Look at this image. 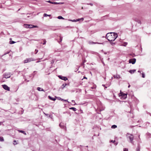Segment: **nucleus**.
I'll return each mask as SVG.
<instances>
[{"label": "nucleus", "instance_id": "4d7b16f0", "mask_svg": "<svg viewBox=\"0 0 151 151\" xmlns=\"http://www.w3.org/2000/svg\"><path fill=\"white\" fill-rule=\"evenodd\" d=\"M104 54H107V52H105L104 53Z\"/></svg>", "mask_w": 151, "mask_h": 151}, {"label": "nucleus", "instance_id": "e2e57ef3", "mask_svg": "<svg viewBox=\"0 0 151 151\" xmlns=\"http://www.w3.org/2000/svg\"><path fill=\"white\" fill-rule=\"evenodd\" d=\"M20 10V9H19L18 11H19Z\"/></svg>", "mask_w": 151, "mask_h": 151}, {"label": "nucleus", "instance_id": "c756f323", "mask_svg": "<svg viewBox=\"0 0 151 151\" xmlns=\"http://www.w3.org/2000/svg\"><path fill=\"white\" fill-rule=\"evenodd\" d=\"M47 2H48V3H51V4H53V3H54V2H52L50 0L47 1Z\"/></svg>", "mask_w": 151, "mask_h": 151}, {"label": "nucleus", "instance_id": "b1692460", "mask_svg": "<svg viewBox=\"0 0 151 151\" xmlns=\"http://www.w3.org/2000/svg\"><path fill=\"white\" fill-rule=\"evenodd\" d=\"M145 124L146 126H145V127H147V126H148L150 124V123L147 122L145 123Z\"/></svg>", "mask_w": 151, "mask_h": 151}, {"label": "nucleus", "instance_id": "393cba45", "mask_svg": "<svg viewBox=\"0 0 151 151\" xmlns=\"http://www.w3.org/2000/svg\"><path fill=\"white\" fill-rule=\"evenodd\" d=\"M43 16L45 17H46L47 16L50 17L51 16V15H48L46 13H44L43 14Z\"/></svg>", "mask_w": 151, "mask_h": 151}, {"label": "nucleus", "instance_id": "37998d69", "mask_svg": "<svg viewBox=\"0 0 151 151\" xmlns=\"http://www.w3.org/2000/svg\"><path fill=\"white\" fill-rule=\"evenodd\" d=\"M72 102L73 103H75V104H74V105H75L76 103H75V101H74V100H72Z\"/></svg>", "mask_w": 151, "mask_h": 151}, {"label": "nucleus", "instance_id": "20e7f679", "mask_svg": "<svg viewBox=\"0 0 151 151\" xmlns=\"http://www.w3.org/2000/svg\"><path fill=\"white\" fill-rule=\"evenodd\" d=\"M136 59L134 58L130 59L129 60V63H132V64H134L136 61Z\"/></svg>", "mask_w": 151, "mask_h": 151}, {"label": "nucleus", "instance_id": "4c0bfd02", "mask_svg": "<svg viewBox=\"0 0 151 151\" xmlns=\"http://www.w3.org/2000/svg\"><path fill=\"white\" fill-rule=\"evenodd\" d=\"M142 78H145V74L144 73H142Z\"/></svg>", "mask_w": 151, "mask_h": 151}, {"label": "nucleus", "instance_id": "7ed1b4c3", "mask_svg": "<svg viewBox=\"0 0 151 151\" xmlns=\"http://www.w3.org/2000/svg\"><path fill=\"white\" fill-rule=\"evenodd\" d=\"M34 60L32 58H26L25 60H24V63H26Z\"/></svg>", "mask_w": 151, "mask_h": 151}, {"label": "nucleus", "instance_id": "9d476101", "mask_svg": "<svg viewBox=\"0 0 151 151\" xmlns=\"http://www.w3.org/2000/svg\"><path fill=\"white\" fill-rule=\"evenodd\" d=\"M29 28H32L34 27H37V26L36 25H34L32 24H28Z\"/></svg>", "mask_w": 151, "mask_h": 151}, {"label": "nucleus", "instance_id": "412c9836", "mask_svg": "<svg viewBox=\"0 0 151 151\" xmlns=\"http://www.w3.org/2000/svg\"><path fill=\"white\" fill-rule=\"evenodd\" d=\"M116 127H117V126L115 125H112L111 127V128L112 129H115V128H116Z\"/></svg>", "mask_w": 151, "mask_h": 151}, {"label": "nucleus", "instance_id": "864d4df0", "mask_svg": "<svg viewBox=\"0 0 151 151\" xmlns=\"http://www.w3.org/2000/svg\"><path fill=\"white\" fill-rule=\"evenodd\" d=\"M83 78H85V79H87V78L86 77H85V76Z\"/></svg>", "mask_w": 151, "mask_h": 151}, {"label": "nucleus", "instance_id": "79ce46f5", "mask_svg": "<svg viewBox=\"0 0 151 151\" xmlns=\"http://www.w3.org/2000/svg\"><path fill=\"white\" fill-rule=\"evenodd\" d=\"M64 3L63 2H59L58 3V4H63Z\"/></svg>", "mask_w": 151, "mask_h": 151}, {"label": "nucleus", "instance_id": "c9c22d12", "mask_svg": "<svg viewBox=\"0 0 151 151\" xmlns=\"http://www.w3.org/2000/svg\"><path fill=\"white\" fill-rule=\"evenodd\" d=\"M123 150L124 151H128V149L126 148H124Z\"/></svg>", "mask_w": 151, "mask_h": 151}, {"label": "nucleus", "instance_id": "a878e982", "mask_svg": "<svg viewBox=\"0 0 151 151\" xmlns=\"http://www.w3.org/2000/svg\"><path fill=\"white\" fill-rule=\"evenodd\" d=\"M4 141V139L3 137H0V141L3 142Z\"/></svg>", "mask_w": 151, "mask_h": 151}, {"label": "nucleus", "instance_id": "774afa93", "mask_svg": "<svg viewBox=\"0 0 151 151\" xmlns=\"http://www.w3.org/2000/svg\"><path fill=\"white\" fill-rule=\"evenodd\" d=\"M29 81V80H28V81H27V82H28Z\"/></svg>", "mask_w": 151, "mask_h": 151}, {"label": "nucleus", "instance_id": "bb28decb", "mask_svg": "<svg viewBox=\"0 0 151 151\" xmlns=\"http://www.w3.org/2000/svg\"><path fill=\"white\" fill-rule=\"evenodd\" d=\"M15 42H15L13 41H10V42H9V43L11 44H14Z\"/></svg>", "mask_w": 151, "mask_h": 151}, {"label": "nucleus", "instance_id": "3c124183", "mask_svg": "<svg viewBox=\"0 0 151 151\" xmlns=\"http://www.w3.org/2000/svg\"><path fill=\"white\" fill-rule=\"evenodd\" d=\"M44 114H45L46 116H48V114H46L44 113Z\"/></svg>", "mask_w": 151, "mask_h": 151}, {"label": "nucleus", "instance_id": "49530a36", "mask_svg": "<svg viewBox=\"0 0 151 151\" xmlns=\"http://www.w3.org/2000/svg\"><path fill=\"white\" fill-rule=\"evenodd\" d=\"M141 142H142V141L140 139H139V143L138 144H140V143H141Z\"/></svg>", "mask_w": 151, "mask_h": 151}, {"label": "nucleus", "instance_id": "2eb2a0df", "mask_svg": "<svg viewBox=\"0 0 151 151\" xmlns=\"http://www.w3.org/2000/svg\"><path fill=\"white\" fill-rule=\"evenodd\" d=\"M136 70L134 69L133 70H130L129 71V72L131 74L134 73L135 71Z\"/></svg>", "mask_w": 151, "mask_h": 151}, {"label": "nucleus", "instance_id": "c03bdc74", "mask_svg": "<svg viewBox=\"0 0 151 151\" xmlns=\"http://www.w3.org/2000/svg\"><path fill=\"white\" fill-rule=\"evenodd\" d=\"M110 142H112L113 143H114V142H115V140H111V141H110Z\"/></svg>", "mask_w": 151, "mask_h": 151}, {"label": "nucleus", "instance_id": "6ab92c4d", "mask_svg": "<svg viewBox=\"0 0 151 151\" xmlns=\"http://www.w3.org/2000/svg\"><path fill=\"white\" fill-rule=\"evenodd\" d=\"M91 53L92 54H95L97 55H99V54L98 53L93 51L91 52Z\"/></svg>", "mask_w": 151, "mask_h": 151}, {"label": "nucleus", "instance_id": "4be33fe9", "mask_svg": "<svg viewBox=\"0 0 151 151\" xmlns=\"http://www.w3.org/2000/svg\"><path fill=\"white\" fill-rule=\"evenodd\" d=\"M19 131L21 132V133H22L23 134H24L26 135V133H25V131H23V130H19Z\"/></svg>", "mask_w": 151, "mask_h": 151}, {"label": "nucleus", "instance_id": "e433bc0d", "mask_svg": "<svg viewBox=\"0 0 151 151\" xmlns=\"http://www.w3.org/2000/svg\"><path fill=\"white\" fill-rule=\"evenodd\" d=\"M138 23H139L141 24V22L140 20H138L137 21H136Z\"/></svg>", "mask_w": 151, "mask_h": 151}, {"label": "nucleus", "instance_id": "9b49d317", "mask_svg": "<svg viewBox=\"0 0 151 151\" xmlns=\"http://www.w3.org/2000/svg\"><path fill=\"white\" fill-rule=\"evenodd\" d=\"M88 43L89 44H101V43H99V42H94L91 41H89L88 42Z\"/></svg>", "mask_w": 151, "mask_h": 151}, {"label": "nucleus", "instance_id": "de8ad7c7", "mask_svg": "<svg viewBox=\"0 0 151 151\" xmlns=\"http://www.w3.org/2000/svg\"><path fill=\"white\" fill-rule=\"evenodd\" d=\"M87 4L88 5H90L91 6H93V4L92 3Z\"/></svg>", "mask_w": 151, "mask_h": 151}, {"label": "nucleus", "instance_id": "1a4fd4ad", "mask_svg": "<svg viewBox=\"0 0 151 151\" xmlns=\"http://www.w3.org/2000/svg\"><path fill=\"white\" fill-rule=\"evenodd\" d=\"M59 126L62 129H65L66 128L65 126L61 123L60 124Z\"/></svg>", "mask_w": 151, "mask_h": 151}, {"label": "nucleus", "instance_id": "13d9d810", "mask_svg": "<svg viewBox=\"0 0 151 151\" xmlns=\"http://www.w3.org/2000/svg\"><path fill=\"white\" fill-rule=\"evenodd\" d=\"M138 137H139V139H140V135H139L138 136Z\"/></svg>", "mask_w": 151, "mask_h": 151}, {"label": "nucleus", "instance_id": "ea45409f", "mask_svg": "<svg viewBox=\"0 0 151 151\" xmlns=\"http://www.w3.org/2000/svg\"><path fill=\"white\" fill-rule=\"evenodd\" d=\"M38 52V50H37V49H36L35 50V54H36L37 52Z\"/></svg>", "mask_w": 151, "mask_h": 151}, {"label": "nucleus", "instance_id": "a19ab883", "mask_svg": "<svg viewBox=\"0 0 151 151\" xmlns=\"http://www.w3.org/2000/svg\"><path fill=\"white\" fill-rule=\"evenodd\" d=\"M58 99L59 100H61V101H63L64 100V99H63L60 97L58 98Z\"/></svg>", "mask_w": 151, "mask_h": 151}, {"label": "nucleus", "instance_id": "a211bd4d", "mask_svg": "<svg viewBox=\"0 0 151 151\" xmlns=\"http://www.w3.org/2000/svg\"><path fill=\"white\" fill-rule=\"evenodd\" d=\"M68 20L69 21H70L72 22H78V21H79V19H76V20L74 19L73 20H71V19H69Z\"/></svg>", "mask_w": 151, "mask_h": 151}, {"label": "nucleus", "instance_id": "2f4dec72", "mask_svg": "<svg viewBox=\"0 0 151 151\" xmlns=\"http://www.w3.org/2000/svg\"><path fill=\"white\" fill-rule=\"evenodd\" d=\"M104 109H105V108H104H104H103L102 109H100L99 110V111L100 112V111H102L104 110Z\"/></svg>", "mask_w": 151, "mask_h": 151}, {"label": "nucleus", "instance_id": "09e8293b", "mask_svg": "<svg viewBox=\"0 0 151 151\" xmlns=\"http://www.w3.org/2000/svg\"><path fill=\"white\" fill-rule=\"evenodd\" d=\"M127 43H125L124 44V46H126L127 45Z\"/></svg>", "mask_w": 151, "mask_h": 151}, {"label": "nucleus", "instance_id": "aec40b11", "mask_svg": "<svg viewBox=\"0 0 151 151\" xmlns=\"http://www.w3.org/2000/svg\"><path fill=\"white\" fill-rule=\"evenodd\" d=\"M70 109L73 110V111H75L76 110V109L74 107H71L69 108Z\"/></svg>", "mask_w": 151, "mask_h": 151}, {"label": "nucleus", "instance_id": "7c9ffc66", "mask_svg": "<svg viewBox=\"0 0 151 151\" xmlns=\"http://www.w3.org/2000/svg\"><path fill=\"white\" fill-rule=\"evenodd\" d=\"M43 41L44 42L43 43V44L44 45L46 44V40L45 39H43Z\"/></svg>", "mask_w": 151, "mask_h": 151}, {"label": "nucleus", "instance_id": "39448f33", "mask_svg": "<svg viewBox=\"0 0 151 151\" xmlns=\"http://www.w3.org/2000/svg\"><path fill=\"white\" fill-rule=\"evenodd\" d=\"M4 77L6 78H10L11 77L10 73H4Z\"/></svg>", "mask_w": 151, "mask_h": 151}, {"label": "nucleus", "instance_id": "dca6fc26", "mask_svg": "<svg viewBox=\"0 0 151 151\" xmlns=\"http://www.w3.org/2000/svg\"><path fill=\"white\" fill-rule=\"evenodd\" d=\"M48 97L50 99L54 101L55 100H56V99L55 98L52 97L51 96H48Z\"/></svg>", "mask_w": 151, "mask_h": 151}, {"label": "nucleus", "instance_id": "052dcab7", "mask_svg": "<svg viewBox=\"0 0 151 151\" xmlns=\"http://www.w3.org/2000/svg\"><path fill=\"white\" fill-rule=\"evenodd\" d=\"M105 85H104V84L102 85V86H104V87H105Z\"/></svg>", "mask_w": 151, "mask_h": 151}, {"label": "nucleus", "instance_id": "4468645a", "mask_svg": "<svg viewBox=\"0 0 151 151\" xmlns=\"http://www.w3.org/2000/svg\"><path fill=\"white\" fill-rule=\"evenodd\" d=\"M114 77L115 78L119 79L120 78V76L119 75H114Z\"/></svg>", "mask_w": 151, "mask_h": 151}, {"label": "nucleus", "instance_id": "bf43d9fd", "mask_svg": "<svg viewBox=\"0 0 151 151\" xmlns=\"http://www.w3.org/2000/svg\"><path fill=\"white\" fill-rule=\"evenodd\" d=\"M40 61H38L37 62V63H39L40 62Z\"/></svg>", "mask_w": 151, "mask_h": 151}, {"label": "nucleus", "instance_id": "a18cd8bd", "mask_svg": "<svg viewBox=\"0 0 151 151\" xmlns=\"http://www.w3.org/2000/svg\"><path fill=\"white\" fill-rule=\"evenodd\" d=\"M53 3V4H58V2H54V3Z\"/></svg>", "mask_w": 151, "mask_h": 151}, {"label": "nucleus", "instance_id": "5fc2aeb1", "mask_svg": "<svg viewBox=\"0 0 151 151\" xmlns=\"http://www.w3.org/2000/svg\"><path fill=\"white\" fill-rule=\"evenodd\" d=\"M130 87V85L129 84L128 86V88H129Z\"/></svg>", "mask_w": 151, "mask_h": 151}, {"label": "nucleus", "instance_id": "5701e85b", "mask_svg": "<svg viewBox=\"0 0 151 151\" xmlns=\"http://www.w3.org/2000/svg\"><path fill=\"white\" fill-rule=\"evenodd\" d=\"M58 18L59 19H65L64 18L60 16H58Z\"/></svg>", "mask_w": 151, "mask_h": 151}, {"label": "nucleus", "instance_id": "603ef678", "mask_svg": "<svg viewBox=\"0 0 151 151\" xmlns=\"http://www.w3.org/2000/svg\"><path fill=\"white\" fill-rule=\"evenodd\" d=\"M54 63V61H53V60H52V62H51V63Z\"/></svg>", "mask_w": 151, "mask_h": 151}, {"label": "nucleus", "instance_id": "6e6552de", "mask_svg": "<svg viewBox=\"0 0 151 151\" xmlns=\"http://www.w3.org/2000/svg\"><path fill=\"white\" fill-rule=\"evenodd\" d=\"M121 96L124 99H126L127 97V94L121 92Z\"/></svg>", "mask_w": 151, "mask_h": 151}, {"label": "nucleus", "instance_id": "0e129e2a", "mask_svg": "<svg viewBox=\"0 0 151 151\" xmlns=\"http://www.w3.org/2000/svg\"><path fill=\"white\" fill-rule=\"evenodd\" d=\"M105 87V88H107V87Z\"/></svg>", "mask_w": 151, "mask_h": 151}, {"label": "nucleus", "instance_id": "338daca9", "mask_svg": "<svg viewBox=\"0 0 151 151\" xmlns=\"http://www.w3.org/2000/svg\"><path fill=\"white\" fill-rule=\"evenodd\" d=\"M44 55H45V54H44V55H43V57H44Z\"/></svg>", "mask_w": 151, "mask_h": 151}, {"label": "nucleus", "instance_id": "f3484780", "mask_svg": "<svg viewBox=\"0 0 151 151\" xmlns=\"http://www.w3.org/2000/svg\"><path fill=\"white\" fill-rule=\"evenodd\" d=\"M66 85H67V84L66 83L63 84L61 86V88L63 89Z\"/></svg>", "mask_w": 151, "mask_h": 151}, {"label": "nucleus", "instance_id": "ddd939ff", "mask_svg": "<svg viewBox=\"0 0 151 151\" xmlns=\"http://www.w3.org/2000/svg\"><path fill=\"white\" fill-rule=\"evenodd\" d=\"M140 146L139 144H138V146L136 149V151H140Z\"/></svg>", "mask_w": 151, "mask_h": 151}, {"label": "nucleus", "instance_id": "6e6d98bb", "mask_svg": "<svg viewBox=\"0 0 151 151\" xmlns=\"http://www.w3.org/2000/svg\"><path fill=\"white\" fill-rule=\"evenodd\" d=\"M49 117H51V115H49Z\"/></svg>", "mask_w": 151, "mask_h": 151}, {"label": "nucleus", "instance_id": "0eeeda50", "mask_svg": "<svg viewBox=\"0 0 151 151\" xmlns=\"http://www.w3.org/2000/svg\"><path fill=\"white\" fill-rule=\"evenodd\" d=\"M58 77L61 80L66 81L68 80V78L66 77L63 76H59Z\"/></svg>", "mask_w": 151, "mask_h": 151}, {"label": "nucleus", "instance_id": "f03ea898", "mask_svg": "<svg viewBox=\"0 0 151 151\" xmlns=\"http://www.w3.org/2000/svg\"><path fill=\"white\" fill-rule=\"evenodd\" d=\"M126 136L127 138V139H129L130 140V142L132 144H133L134 141L133 140L134 138L133 135L131 134H129V133H127L126 134Z\"/></svg>", "mask_w": 151, "mask_h": 151}, {"label": "nucleus", "instance_id": "72a5a7b5", "mask_svg": "<svg viewBox=\"0 0 151 151\" xmlns=\"http://www.w3.org/2000/svg\"><path fill=\"white\" fill-rule=\"evenodd\" d=\"M110 44L112 45H115V43H114V42H110Z\"/></svg>", "mask_w": 151, "mask_h": 151}, {"label": "nucleus", "instance_id": "58836bf2", "mask_svg": "<svg viewBox=\"0 0 151 151\" xmlns=\"http://www.w3.org/2000/svg\"><path fill=\"white\" fill-rule=\"evenodd\" d=\"M78 19H79V21L80 20H82V21H83L84 20V18H81Z\"/></svg>", "mask_w": 151, "mask_h": 151}, {"label": "nucleus", "instance_id": "680f3d73", "mask_svg": "<svg viewBox=\"0 0 151 151\" xmlns=\"http://www.w3.org/2000/svg\"><path fill=\"white\" fill-rule=\"evenodd\" d=\"M138 72L139 73H140V71L139 70H138Z\"/></svg>", "mask_w": 151, "mask_h": 151}, {"label": "nucleus", "instance_id": "423d86ee", "mask_svg": "<svg viewBox=\"0 0 151 151\" xmlns=\"http://www.w3.org/2000/svg\"><path fill=\"white\" fill-rule=\"evenodd\" d=\"M3 88L5 90L8 91H10V88L7 85L4 84L2 85Z\"/></svg>", "mask_w": 151, "mask_h": 151}, {"label": "nucleus", "instance_id": "f8f14e48", "mask_svg": "<svg viewBox=\"0 0 151 151\" xmlns=\"http://www.w3.org/2000/svg\"><path fill=\"white\" fill-rule=\"evenodd\" d=\"M37 90L39 91H43L45 92L44 90L42 88L40 87H38L37 88Z\"/></svg>", "mask_w": 151, "mask_h": 151}, {"label": "nucleus", "instance_id": "8fccbe9b", "mask_svg": "<svg viewBox=\"0 0 151 151\" xmlns=\"http://www.w3.org/2000/svg\"><path fill=\"white\" fill-rule=\"evenodd\" d=\"M63 101H66V102H68V103H69V102L67 100H64Z\"/></svg>", "mask_w": 151, "mask_h": 151}, {"label": "nucleus", "instance_id": "f257e3e1", "mask_svg": "<svg viewBox=\"0 0 151 151\" xmlns=\"http://www.w3.org/2000/svg\"><path fill=\"white\" fill-rule=\"evenodd\" d=\"M117 37V33L113 32L108 33L106 35V38L110 42L114 41Z\"/></svg>", "mask_w": 151, "mask_h": 151}, {"label": "nucleus", "instance_id": "f704fd0d", "mask_svg": "<svg viewBox=\"0 0 151 151\" xmlns=\"http://www.w3.org/2000/svg\"><path fill=\"white\" fill-rule=\"evenodd\" d=\"M147 135H148L151 138V134L150 133H148L147 134Z\"/></svg>", "mask_w": 151, "mask_h": 151}, {"label": "nucleus", "instance_id": "c85d7f7f", "mask_svg": "<svg viewBox=\"0 0 151 151\" xmlns=\"http://www.w3.org/2000/svg\"><path fill=\"white\" fill-rule=\"evenodd\" d=\"M63 37H60V42H59V43H60V42H61L62 40Z\"/></svg>", "mask_w": 151, "mask_h": 151}, {"label": "nucleus", "instance_id": "69168bd1", "mask_svg": "<svg viewBox=\"0 0 151 151\" xmlns=\"http://www.w3.org/2000/svg\"><path fill=\"white\" fill-rule=\"evenodd\" d=\"M53 30H55V29H53Z\"/></svg>", "mask_w": 151, "mask_h": 151}, {"label": "nucleus", "instance_id": "473e14b6", "mask_svg": "<svg viewBox=\"0 0 151 151\" xmlns=\"http://www.w3.org/2000/svg\"><path fill=\"white\" fill-rule=\"evenodd\" d=\"M130 55L132 56V57H133L135 56V55L134 54H131Z\"/></svg>", "mask_w": 151, "mask_h": 151}, {"label": "nucleus", "instance_id": "cd10ccee", "mask_svg": "<svg viewBox=\"0 0 151 151\" xmlns=\"http://www.w3.org/2000/svg\"><path fill=\"white\" fill-rule=\"evenodd\" d=\"M28 26V24H24V26L25 28H29L28 27H29Z\"/></svg>", "mask_w": 151, "mask_h": 151}]
</instances>
